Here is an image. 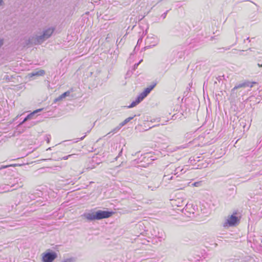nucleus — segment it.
<instances>
[{"instance_id": "nucleus-1", "label": "nucleus", "mask_w": 262, "mask_h": 262, "mask_svg": "<svg viewBox=\"0 0 262 262\" xmlns=\"http://www.w3.org/2000/svg\"><path fill=\"white\" fill-rule=\"evenodd\" d=\"M54 31V28L50 27L43 29L40 35H36L33 37L32 42L35 44H41L50 38Z\"/></svg>"}, {"instance_id": "nucleus-2", "label": "nucleus", "mask_w": 262, "mask_h": 262, "mask_svg": "<svg viewBox=\"0 0 262 262\" xmlns=\"http://www.w3.org/2000/svg\"><path fill=\"white\" fill-rule=\"evenodd\" d=\"M240 219L236 216V213L227 216L223 223L224 228H228L230 227H234L237 225L239 222Z\"/></svg>"}, {"instance_id": "nucleus-3", "label": "nucleus", "mask_w": 262, "mask_h": 262, "mask_svg": "<svg viewBox=\"0 0 262 262\" xmlns=\"http://www.w3.org/2000/svg\"><path fill=\"white\" fill-rule=\"evenodd\" d=\"M42 262H53L57 258V253L51 249H47L41 255Z\"/></svg>"}, {"instance_id": "nucleus-4", "label": "nucleus", "mask_w": 262, "mask_h": 262, "mask_svg": "<svg viewBox=\"0 0 262 262\" xmlns=\"http://www.w3.org/2000/svg\"><path fill=\"white\" fill-rule=\"evenodd\" d=\"M156 84H154L146 88L145 90L140 94L137 98L135 101H134L132 102L130 105L128 106V108L133 107L136 106L138 104H139L141 101L143 100V99L146 97L147 95L150 92V91L154 89L155 86Z\"/></svg>"}, {"instance_id": "nucleus-5", "label": "nucleus", "mask_w": 262, "mask_h": 262, "mask_svg": "<svg viewBox=\"0 0 262 262\" xmlns=\"http://www.w3.org/2000/svg\"><path fill=\"white\" fill-rule=\"evenodd\" d=\"M113 213V212L103 211L100 210H98L96 211L97 220L108 218L112 216Z\"/></svg>"}, {"instance_id": "nucleus-6", "label": "nucleus", "mask_w": 262, "mask_h": 262, "mask_svg": "<svg viewBox=\"0 0 262 262\" xmlns=\"http://www.w3.org/2000/svg\"><path fill=\"white\" fill-rule=\"evenodd\" d=\"M82 216L88 221L97 220L96 211H95L93 210H90L84 213L82 215Z\"/></svg>"}, {"instance_id": "nucleus-7", "label": "nucleus", "mask_w": 262, "mask_h": 262, "mask_svg": "<svg viewBox=\"0 0 262 262\" xmlns=\"http://www.w3.org/2000/svg\"><path fill=\"white\" fill-rule=\"evenodd\" d=\"M45 74V72L43 70H39L37 71L33 72L32 73H29L27 75V77L30 78L33 76H41Z\"/></svg>"}, {"instance_id": "nucleus-8", "label": "nucleus", "mask_w": 262, "mask_h": 262, "mask_svg": "<svg viewBox=\"0 0 262 262\" xmlns=\"http://www.w3.org/2000/svg\"><path fill=\"white\" fill-rule=\"evenodd\" d=\"M42 109L41 108H39V109H38V110H36L35 111H34V112H33L32 113H30V114H29L25 119L24 120L21 122L20 123V124H19V125H22L24 123H25L26 121H27V120H29V119H31L32 117V116H33V115H34L35 114L38 113V112H39L40 111H41Z\"/></svg>"}, {"instance_id": "nucleus-9", "label": "nucleus", "mask_w": 262, "mask_h": 262, "mask_svg": "<svg viewBox=\"0 0 262 262\" xmlns=\"http://www.w3.org/2000/svg\"><path fill=\"white\" fill-rule=\"evenodd\" d=\"M70 93H71V92L69 91L64 92V93L61 94L60 96H59L58 97L55 99L54 102H57L58 101L63 100L66 97L69 96L70 95Z\"/></svg>"}, {"instance_id": "nucleus-10", "label": "nucleus", "mask_w": 262, "mask_h": 262, "mask_svg": "<svg viewBox=\"0 0 262 262\" xmlns=\"http://www.w3.org/2000/svg\"><path fill=\"white\" fill-rule=\"evenodd\" d=\"M190 182H188L186 181H180V184L177 185L178 189H183L188 186H189Z\"/></svg>"}, {"instance_id": "nucleus-11", "label": "nucleus", "mask_w": 262, "mask_h": 262, "mask_svg": "<svg viewBox=\"0 0 262 262\" xmlns=\"http://www.w3.org/2000/svg\"><path fill=\"white\" fill-rule=\"evenodd\" d=\"M135 116V115L134 116H133V117H128V118H126L123 122L120 123L119 124V125L122 127V126L125 125L126 123H127L129 121H130L131 120H132Z\"/></svg>"}, {"instance_id": "nucleus-12", "label": "nucleus", "mask_w": 262, "mask_h": 262, "mask_svg": "<svg viewBox=\"0 0 262 262\" xmlns=\"http://www.w3.org/2000/svg\"><path fill=\"white\" fill-rule=\"evenodd\" d=\"M75 259L73 257L64 258L61 262H75Z\"/></svg>"}, {"instance_id": "nucleus-13", "label": "nucleus", "mask_w": 262, "mask_h": 262, "mask_svg": "<svg viewBox=\"0 0 262 262\" xmlns=\"http://www.w3.org/2000/svg\"><path fill=\"white\" fill-rule=\"evenodd\" d=\"M249 86V84L248 83H244L239 84L238 85L235 86L234 88V89H237L239 88L245 87V86Z\"/></svg>"}, {"instance_id": "nucleus-14", "label": "nucleus", "mask_w": 262, "mask_h": 262, "mask_svg": "<svg viewBox=\"0 0 262 262\" xmlns=\"http://www.w3.org/2000/svg\"><path fill=\"white\" fill-rule=\"evenodd\" d=\"M121 127L120 126V125L119 124V125L118 126H117L116 128H115L114 129H113L110 133H109L108 134H110L111 133H117V132H118L120 129H121Z\"/></svg>"}, {"instance_id": "nucleus-15", "label": "nucleus", "mask_w": 262, "mask_h": 262, "mask_svg": "<svg viewBox=\"0 0 262 262\" xmlns=\"http://www.w3.org/2000/svg\"><path fill=\"white\" fill-rule=\"evenodd\" d=\"M192 185L194 187H200L201 185V182H194L192 184Z\"/></svg>"}, {"instance_id": "nucleus-16", "label": "nucleus", "mask_w": 262, "mask_h": 262, "mask_svg": "<svg viewBox=\"0 0 262 262\" xmlns=\"http://www.w3.org/2000/svg\"><path fill=\"white\" fill-rule=\"evenodd\" d=\"M5 6V2L4 0H0V8H4Z\"/></svg>"}, {"instance_id": "nucleus-17", "label": "nucleus", "mask_w": 262, "mask_h": 262, "mask_svg": "<svg viewBox=\"0 0 262 262\" xmlns=\"http://www.w3.org/2000/svg\"><path fill=\"white\" fill-rule=\"evenodd\" d=\"M15 166V165H10L3 166H2V167L0 168V169H3V168H7V167H9V166Z\"/></svg>"}, {"instance_id": "nucleus-18", "label": "nucleus", "mask_w": 262, "mask_h": 262, "mask_svg": "<svg viewBox=\"0 0 262 262\" xmlns=\"http://www.w3.org/2000/svg\"><path fill=\"white\" fill-rule=\"evenodd\" d=\"M68 157H64V158H63V159H65V160H66V159H68Z\"/></svg>"}, {"instance_id": "nucleus-19", "label": "nucleus", "mask_w": 262, "mask_h": 262, "mask_svg": "<svg viewBox=\"0 0 262 262\" xmlns=\"http://www.w3.org/2000/svg\"><path fill=\"white\" fill-rule=\"evenodd\" d=\"M83 138H84V137H81V138H80V140H82V139H83Z\"/></svg>"}]
</instances>
